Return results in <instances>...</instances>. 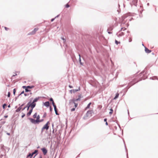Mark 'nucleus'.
Listing matches in <instances>:
<instances>
[{"label": "nucleus", "mask_w": 158, "mask_h": 158, "mask_svg": "<svg viewBox=\"0 0 158 158\" xmlns=\"http://www.w3.org/2000/svg\"><path fill=\"white\" fill-rule=\"evenodd\" d=\"M107 119L106 118H105L104 119V121L106 122H107Z\"/></svg>", "instance_id": "obj_53"}, {"label": "nucleus", "mask_w": 158, "mask_h": 158, "mask_svg": "<svg viewBox=\"0 0 158 158\" xmlns=\"http://www.w3.org/2000/svg\"><path fill=\"white\" fill-rule=\"evenodd\" d=\"M127 17L126 16V15H125L122 16V18L123 19V20H124V19H125Z\"/></svg>", "instance_id": "obj_36"}, {"label": "nucleus", "mask_w": 158, "mask_h": 158, "mask_svg": "<svg viewBox=\"0 0 158 158\" xmlns=\"http://www.w3.org/2000/svg\"><path fill=\"white\" fill-rule=\"evenodd\" d=\"M37 113H35L33 116V118H36V117L37 116Z\"/></svg>", "instance_id": "obj_30"}, {"label": "nucleus", "mask_w": 158, "mask_h": 158, "mask_svg": "<svg viewBox=\"0 0 158 158\" xmlns=\"http://www.w3.org/2000/svg\"><path fill=\"white\" fill-rule=\"evenodd\" d=\"M138 2V0H133L132 2L130 3L131 6L134 5L135 6H136L137 5V3Z\"/></svg>", "instance_id": "obj_10"}, {"label": "nucleus", "mask_w": 158, "mask_h": 158, "mask_svg": "<svg viewBox=\"0 0 158 158\" xmlns=\"http://www.w3.org/2000/svg\"><path fill=\"white\" fill-rule=\"evenodd\" d=\"M54 107V110H56L57 109V108H56V105H55L54 106H53Z\"/></svg>", "instance_id": "obj_45"}, {"label": "nucleus", "mask_w": 158, "mask_h": 158, "mask_svg": "<svg viewBox=\"0 0 158 158\" xmlns=\"http://www.w3.org/2000/svg\"><path fill=\"white\" fill-rule=\"evenodd\" d=\"M33 109H32V108H31V109L29 110V111L27 113V116H29L31 115Z\"/></svg>", "instance_id": "obj_18"}, {"label": "nucleus", "mask_w": 158, "mask_h": 158, "mask_svg": "<svg viewBox=\"0 0 158 158\" xmlns=\"http://www.w3.org/2000/svg\"><path fill=\"white\" fill-rule=\"evenodd\" d=\"M145 48V51L146 53H149L151 52L152 51L151 50H149L147 47L144 46Z\"/></svg>", "instance_id": "obj_15"}, {"label": "nucleus", "mask_w": 158, "mask_h": 158, "mask_svg": "<svg viewBox=\"0 0 158 158\" xmlns=\"http://www.w3.org/2000/svg\"><path fill=\"white\" fill-rule=\"evenodd\" d=\"M26 107L27 108V110H28L30 107L31 108L33 109L35 107L31 103V101H30L28 103Z\"/></svg>", "instance_id": "obj_2"}, {"label": "nucleus", "mask_w": 158, "mask_h": 158, "mask_svg": "<svg viewBox=\"0 0 158 158\" xmlns=\"http://www.w3.org/2000/svg\"><path fill=\"white\" fill-rule=\"evenodd\" d=\"M38 154V150H35L34 151L32 152V153H29L27 156V157L28 158L30 157V158H31L32 156H33L35 154V155L34 156V158H35V156Z\"/></svg>", "instance_id": "obj_1"}, {"label": "nucleus", "mask_w": 158, "mask_h": 158, "mask_svg": "<svg viewBox=\"0 0 158 158\" xmlns=\"http://www.w3.org/2000/svg\"><path fill=\"white\" fill-rule=\"evenodd\" d=\"M47 115V114L46 112H44V115H43V118H45Z\"/></svg>", "instance_id": "obj_35"}, {"label": "nucleus", "mask_w": 158, "mask_h": 158, "mask_svg": "<svg viewBox=\"0 0 158 158\" xmlns=\"http://www.w3.org/2000/svg\"><path fill=\"white\" fill-rule=\"evenodd\" d=\"M52 105H53V106L56 105L55 104V103H54V101L53 102H52Z\"/></svg>", "instance_id": "obj_48"}, {"label": "nucleus", "mask_w": 158, "mask_h": 158, "mask_svg": "<svg viewBox=\"0 0 158 158\" xmlns=\"http://www.w3.org/2000/svg\"><path fill=\"white\" fill-rule=\"evenodd\" d=\"M78 98H79L80 99H81V98H82V95L81 94L79 95L78 96Z\"/></svg>", "instance_id": "obj_40"}, {"label": "nucleus", "mask_w": 158, "mask_h": 158, "mask_svg": "<svg viewBox=\"0 0 158 158\" xmlns=\"http://www.w3.org/2000/svg\"><path fill=\"white\" fill-rule=\"evenodd\" d=\"M24 105V104H22L19 108H18L16 110L15 112H18L21 109H22V107Z\"/></svg>", "instance_id": "obj_14"}, {"label": "nucleus", "mask_w": 158, "mask_h": 158, "mask_svg": "<svg viewBox=\"0 0 158 158\" xmlns=\"http://www.w3.org/2000/svg\"><path fill=\"white\" fill-rule=\"evenodd\" d=\"M119 95V94L118 93H117L116 94L115 97L114 98V99H117L118 98Z\"/></svg>", "instance_id": "obj_23"}, {"label": "nucleus", "mask_w": 158, "mask_h": 158, "mask_svg": "<svg viewBox=\"0 0 158 158\" xmlns=\"http://www.w3.org/2000/svg\"><path fill=\"white\" fill-rule=\"evenodd\" d=\"M91 104V102H89L87 105V106L85 108V110H86L87 109H89L90 108V106Z\"/></svg>", "instance_id": "obj_22"}, {"label": "nucleus", "mask_w": 158, "mask_h": 158, "mask_svg": "<svg viewBox=\"0 0 158 158\" xmlns=\"http://www.w3.org/2000/svg\"><path fill=\"white\" fill-rule=\"evenodd\" d=\"M7 105L6 103L2 105V108L3 109H5V107Z\"/></svg>", "instance_id": "obj_31"}, {"label": "nucleus", "mask_w": 158, "mask_h": 158, "mask_svg": "<svg viewBox=\"0 0 158 158\" xmlns=\"http://www.w3.org/2000/svg\"><path fill=\"white\" fill-rule=\"evenodd\" d=\"M8 117V115H5V116H4V117H5V118H7V117Z\"/></svg>", "instance_id": "obj_62"}, {"label": "nucleus", "mask_w": 158, "mask_h": 158, "mask_svg": "<svg viewBox=\"0 0 158 158\" xmlns=\"http://www.w3.org/2000/svg\"><path fill=\"white\" fill-rule=\"evenodd\" d=\"M5 29L6 30H7L8 29V28L6 27H5Z\"/></svg>", "instance_id": "obj_58"}, {"label": "nucleus", "mask_w": 158, "mask_h": 158, "mask_svg": "<svg viewBox=\"0 0 158 158\" xmlns=\"http://www.w3.org/2000/svg\"><path fill=\"white\" fill-rule=\"evenodd\" d=\"M39 98L40 97H38L35 98L34 99L33 102H31V103L35 107L36 106V103H35V102H37L38 101Z\"/></svg>", "instance_id": "obj_8"}, {"label": "nucleus", "mask_w": 158, "mask_h": 158, "mask_svg": "<svg viewBox=\"0 0 158 158\" xmlns=\"http://www.w3.org/2000/svg\"><path fill=\"white\" fill-rule=\"evenodd\" d=\"M61 39L63 40H64H64H65V39L63 37H61Z\"/></svg>", "instance_id": "obj_61"}, {"label": "nucleus", "mask_w": 158, "mask_h": 158, "mask_svg": "<svg viewBox=\"0 0 158 158\" xmlns=\"http://www.w3.org/2000/svg\"><path fill=\"white\" fill-rule=\"evenodd\" d=\"M36 121L37 122L39 121V120H40V115H38L36 117Z\"/></svg>", "instance_id": "obj_25"}, {"label": "nucleus", "mask_w": 158, "mask_h": 158, "mask_svg": "<svg viewBox=\"0 0 158 158\" xmlns=\"http://www.w3.org/2000/svg\"><path fill=\"white\" fill-rule=\"evenodd\" d=\"M55 19V18H53V19H51V22H53L54 20V19Z\"/></svg>", "instance_id": "obj_51"}, {"label": "nucleus", "mask_w": 158, "mask_h": 158, "mask_svg": "<svg viewBox=\"0 0 158 158\" xmlns=\"http://www.w3.org/2000/svg\"><path fill=\"white\" fill-rule=\"evenodd\" d=\"M49 100L52 102H53L54 101L53 100L52 98H50Z\"/></svg>", "instance_id": "obj_41"}, {"label": "nucleus", "mask_w": 158, "mask_h": 158, "mask_svg": "<svg viewBox=\"0 0 158 158\" xmlns=\"http://www.w3.org/2000/svg\"><path fill=\"white\" fill-rule=\"evenodd\" d=\"M115 43L117 44L118 45V44H120V42L119 41H118L117 40H115Z\"/></svg>", "instance_id": "obj_29"}, {"label": "nucleus", "mask_w": 158, "mask_h": 158, "mask_svg": "<svg viewBox=\"0 0 158 158\" xmlns=\"http://www.w3.org/2000/svg\"><path fill=\"white\" fill-rule=\"evenodd\" d=\"M134 84H132L131 85V83H129L128 85H130V86L127 89H128L131 86L133 85Z\"/></svg>", "instance_id": "obj_38"}, {"label": "nucleus", "mask_w": 158, "mask_h": 158, "mask_svg": "<svg viewBox=\"0 0 158 158\" xmlns=\"http://www.w3.org/2000/svg\"><path fill=\"white\" fill-rule=\"evenodd\" d=\"M49 123V122L48 121L47 123L43 127V129H46V130H48V129L49 127L48 126V124Z\"/></svg>", "instance_id": "obj_7"}, {"label": "nucleus", "mask_w": 158, "mask_h": 158, "mask_svg": "<svg viewBox=\"0 0 158 158\" xmlns=\"http://www.w3.org/2000/svg\"><path fill=\"white\" fill-rule=\"evenodd\" d=\"M44 129H43V128H42L41 129V133L42 134L43 132V130Z\"/></svg>", "instance_id": "obj_55"}, {"label": "nucleus", "mask_w": 158, "mask_h": 158, "mask_svg": "<svg viewBox=\"0 0 158 158\" xmlns=\"http://www.w3.org/2000/svg\"><path fill=\"white\" fill-rule=\"evenodd\" d=\"M125 24V23L122 22L121 24V27H123V31H124L126 29V27H127L129 26V24L128 23H127L125 25V26H124V25Z\"/></svg>", "instance_id": "obj_5"}, {"label": "nucleus", "mask_w": 158, "mask_h": 158, "mask_svg": "<svg viewBox=\"0 0 158 158\" xmlns=\"http://www.w3.org/2000/svg\"><path fill=\"white\" fill-rule=\"evenodd\" d=\"M16 89L15 88L14 89H13V94L14 95H15V93H16Z\"/></svg>", "instance_id": "obj_33"}, {"label": "nucleus", "mask_w": 158, "mask_h": 158, "mask_svg": "<svg viewBox=\"0 0 158 158\" xmlns=\"http://www.w3.org/2000/svg\"><path fill=\"white\" fill-rule=\"evenodd\" d=\"M123 27H121L120 30L118 31V32H117L116 35L118 37H120L123 36L124 35V33L123 32H121L120 33V32L122 31L123 30Z\"/></svg>", "instance_id": "obj_3"}, {"label": "nucleus", "mask_w": 158, "mask_h": 158, "mask_svg": "<svg viewBox=\"0 0 158 158\" xmlns=\"http://www.w3.org/2000/svg\"><path fill=\"white\" fill-rule=\"evenodd\" d=\"M150 79H152V80H155V79H157V77H156V76L153 77H151L150 78Z\"/></svg>", "instance_id": "obj_26"}, {"label": "nucleus", "mask_w": 158, "mask_h": 158, "mask_svg": "<svg viewBox=\"0 0 158 158\" xmlns=\"http://www.w3.org/2000/svg\"><path fill=\"white\" fill-rule=\"evenodd\" d=\"M107 31L108 32V33L109 34H111L112 33V32H111L110 31Z\"/></svg>", "instance_id": "obj_49"}, {"label": "nucleus", "mask_w": 158, "mask_h": 158, "mask_svg": "<svg viewBox=\"0 0 158 158\" xmlns=\"http://www.w3.org/2000/svg\"><path fill=\"white\" fill-rule=\"evenodd\" d=\"M75 102L74 103H73L74 104L75 108H76L77 107V106H78V103H77V102Z\"/></svg>", "instance_id": "obj_28"}, {"label": "nucleus", "mask_w": 158, "mask_h": 158, "mask_svg": "<svg viewBox=\"0 0 158 158\" xmlns=\"http://www.w3.org/2000/svg\"><path fill=\"white\" fill-rule=\"evenodd\" d=\"M113 26H110V27H109L108 28L107 30V31H112L113 30Z\"/></svg>", "instance_id": "obj_21"}, {"label": "nucleus", "mask_w": 158, "mask_h": 158, "mask_svg": "<svg viewBox=\"0 0 158 158\" xmlns=\"http://www.w3.org/2000/svg\"><path fill=\"white\" fill-rule=\"evenodd\" d=\"M144 71H143L141 73H140V74H141V75H140V76H141L142 75H143V76L144 75ZM147 77H142V79H141V80L142 79H145L147 78Z\"/></svg>", "instance_id": "obj_20"}, {"label": "nucleus", "mask_w": 158, "mask_h": 158, "mask_svg": "<svg viewBox=\"0 0 158 158\" xmlns=\"http://www.w3.org/2000/svg\"><path fill=\"white\" fill-rule=\"evenodd\" d=\"M52 107L51 106H50V111H52Z\"/></svg>", "instance_id": "obj_44"}, {"label": "nucleus", "mask_w": 158, "mask_h": 158, "mask_svg": "<svg viewBox=\"0 0 158 158\" xmlns=\"http://www.w3.org/2000/svg\"><path fill=\"white\" fill-rule=\"evenodd\" d=\"M23 115L21 116L22 118H23L25 116V114H24L23 113Z\"/></svg>", "instance_id": "obj_46"}, {"label": "nucleus", "mask_w": 158, "mask_h": 158, "mask_svg": "<svg viewBox=\"0 0 158 158\" xmlns=\"http://www.w3.org/2000/svg\"><path fill=\"white\" fill-rule=\"evenodd\" d=\"M17 75V74L16 73V74H15V75H13L12 76V77H15V76H16Z\"/></svg>", "instance_id": "obj_59"}, {"label": "nucleus", "mask_w": 158, "mask_h": 158, "mask_svg": "<svg viewBox=\"0 0 158 158\" xmlns=\"http://www.w3.org/2000/svg\"><path fill=\"white\" fill-rule=\"evenodd\" d=\"M80 64L81 65H83V63H82L81 62H80Z\"/></svg>", "instance_id": "obj_60"}, {"label": "nucleus", "mask_w": 158, "mask_h": 158, "mask_svg": "<svg viewBox=\"0 0 158 158\" xmlns=\"http://www.w3.org/2000/svg\"><path fill=\"white\" fill-rule=\"evenodd\" d=\"M69 87L70 88H73V86L71 85H69Z\"/></svg>", "instance_id": "obj_47"}, {"label": "nucleus", "mask_w": 158, "mask_h": 158, "mask_svg": "<svg viewBox=\"0 0 158 158\" xmlns=\"http://www.w3.org/2000/svg\"><path fill=\"white\" fill-rule=\"evenodd\" d=\"M24 87H27V86H23L22 87V88L23 89H25V92H30L31 91V90L29 89H28V88H27V87L25 88Z\"/></svg>", "instance_id": "obj_16"}, {"label": "nucleus", "mask_w": 158, "mask_h": 158, "mask_svg": "<svg viewBox=\"0 0 158 158\" xmlns=\"http://www.w3.org/2000/svg\"><path fill=\"white\" fill-rule=\"evenodd\" d=\"M7 134L8 135H10V134L9 133H7Z\"/></svg>", "instance_id": "obj_64"}, {"label": "nucleus", "mask_w": 158, "mask_h": 158, "mask_svg": "<svg viewBox=\"0 0 158 158\" xmlns=\"http://www.w3.org/2000/svg\"><path fill=\"white\" fill-rule=\"evenodd\" d=\"M43 121H44V119H40V120H39V121H38V122H37V123H39L40 122H43Z\"/></svg>", "instance_id": "obj_37"}, {"label": "nucleus", "mask_w": 158, "mask_h": 158, "mask_svg": "<svg viewBox=\"0 0 158 158\" xmlns=\"http://www.w3.org/2000/svg\"><path fill=\"white\" fill-rule=\"evenodd\" d=\"M44 105L46 107H48L49 106V102L48 101H47L44 103Z\"/></svg>", "instance_id": "obj_19"}, {"label": "nucleus", "mask_w": 158, "mask_h": 158, "mask_svg": "<svg viewBox=\"0 0 158 158\" xmlns=\"http://www.w3.org/2000/svg\"><path fill=\"white\" fill-rule=\"evenodd\" d=\"M24 91H22L20 93V94H24Z\"/></svg>", "instance_id": "obj_52"}, {"label": "nucleus", "mask_w": 158, "mask_h": 158, "mask_svg": "<svg viewBox=\"0 0 158 158\" xmlns=\"http://www.w3.org/2000/svg\"><path fill=\"white\" fill-rule=\"evenodd\" d=\"M110 111L109 112V114H111L113 113V109L111 108L110 109Z\"/></svg>", "instance_id": "obj_27"}, {"label": "nucleus", "mask_w": 158, "mask_h": 158, "mask_svg": "<svg viewBox=\"0 0 158 158\" xmlns=\"http://www.w3.org/2000/svg\"><path fill=\"white\" fill-rule=\"evenodd\" d=\"M75 108H72L71 110V111H75Z\"/></svg>", "instance_id": "obj_42"}, {"label": "nucleus", "mask_w": 158, "mask_h": 158, "mask_svg": "<svg viewBox=\"0 0 158 158\" xmlns=\"http://www.w3.org/2000/svg\"><path fill=\"white\" fill-rule=\"evenodd\" d=\"M125 24V23L122 22L121 24V27H123V31H124L126 29V27H127L129 26V24L128 23H127L125 25V26H124V25Z\"/></svg>", "instance_id": "obj_4"}, {"label": "nucleus", "mask_w": 158, "mask_h": 158, "mask_svg": "<svg viewBox=\"0 0 158 158\" xmlns=\"http://www.w3.org/2000/svg\"><path fill=\"white\" fill-rule=\"evenodd\" d=\"M81 100V99L79 98H77V99H75V98H73V99H71L70 101H69V103H74V102H77V101H80Z\"/></svg>", "instance_id": "obj_6"}, {"label": "nucleus", "mask_w": 158, "mask_h": 158, "mask_svg": "<svg viewBox=\"0 0 158 158\" xmlns=\"http://www.w3.org/2000/svg\"><path fill=\"white\" fill-rule=\"evenodd\" d=\"M10 92H8L7 94V97H9L10 96Z\"/></svg>", "instance_id": "obj_39"}, {"label": "nucleus", "mask_w": 158, "mask_h": 158, "mask_svg": "<svg viewBox=\"0 0 158 158\" xmlns=\"http://www.w3.org/2000/svg\"><path fill=\"white\" fill-rule=\"evenodd\" d=\"M78 55L79 56V61L80 63V62H81V55L80 54H78Z\"/></svg>", "instance_id": "obj_32"}, {"label": "nucleus", "mask_w": 158, "mask_h": 158, "mask_svg": "<svg viewBox=\"0 0 158 158\" xmlns=\"http://www.w3.org/2000/svg\"><path fill=\"white\" fill-rule=\"evenodd\" d=\"M19 96H18L17 97H16L15 98V101H16V100L17 99V98H18Z\"/></svg>", "instance_id": "obj_54"}, {"label": "nucleus", "mask_w": 158, "mask_h": 158, "mask_svg": "<svg viewBox=\"0 0 158 158\" xmlns=\"http://www.w3.org/2000/svg\"><path fill=\"white\" fill-rule=\"evenodd\" d=\"M55 110V113H56V114L57 115H59V114L57 112V109L56 110Z\"/></svg>", "instance_id": "obj_34"}, {"label": "nucleus", "mask_w": 158, "mask_h": 158, "mask_svg": "<svg viewBox=\"0 0 158 158\" xmlns=\"http://www.w3.org/2000/svg\"><path fill=\"white\" fill-rule=\"evenodd\" d=\"M70 6L68 4H66V6H65V7H66V8H68Z\"/></svg>", "instance_id": "obj_43"}, {"label": "nucleus", "mask_w": 158, "mask_h": 158, "mask_svg": "<svg viewBox=\"0 0 158 158\" xmlns=\"http://www.w3.org/2000/svg\"><path fill=\"white\" fill-rule=\"evenodd\" d=\"M105 124L106 125H108V123L107 122H106V123H105Z\"/></svg>", "instance_id": "obj_63"}, {"label": "nucleus", "mask_w": 158, "mask_h": 158, "mask_svg": "<svg viewBox=\"0 0 158 158\" xmlns=\"http://www.w3.org/2000/svg\"><path fill=\"white\" fill-rule=\"evenodd\" d=\"M29 95V94H24V95L25 96H28Z\"/></svg>", "instance_id": "obj_50"}, {"label": "nucleus", "mask_w": 158, "mask_h": 158, "mask_svg": "<svg viewBox=\"0 0 158 158\" xmlns=\"http://www.w3.org/2000/svg\"><path fill=\"white\" fill-rule=\"evenodd\" d=\"M44 155H45L47 153L48 151L45 148H43L41 149Z\"/></svg>", "instance_id": "obj_11"}, {"label": "nucleus", "mask_w": 158, "mask_h": 158, "mask_svg": "<svg viewBox=\"0 0 158 158\" xmlns=\"http://www.w3.org/2000/svg\"><path fill=\"white\" fill-rule=\"evenodd\" d=\"M92 111L90 110H89L88 111L86 114V115L87 117L89 116L90 115L92 114Z\"/></svg>", "instance_id": "obj_17"}, {"label": "nucleus", "mask_w": 158, "mask_h": 158, "mask_svg": "<svg viewBox=\"0 0 158 158\" xmlns=\"http://www.w3.org/2000/svg\"><path fill=\"white\" fill-rule=\"evenodd\" d=\"M80 87H79L78 88V89H72L70 90V92L71 93H72V92L73 93H75L80 91Z\"/></svg>", "instance_id": "obj_12"}, {"label": "nucleus", "mask_w": 158, "mask_h": 158, "mask_svg": "<svg viewBox=\"0 0 158 158\" xmlns=\"http://www.w3.org/2000/svg\"><path fill=\"white\" fill-rule=\"evenodd\" d=\"M132 41V39H129V42H131Z\"/></svg>", "instance_id": "obj_57"}, {"label": "nucleus", "mask_w": 158, "mask_h": 158, "mask_svg": "<svg viewBox=\"0 0 158 158\" xmlns=\"http://www.w3.org/2000/svg\"><path fill=\"white\" fill-rule=\"evenodd\" d=\"M29 119L31 122V123L34 124L37 123V122L36 121V120L34 119L33 118H29Z\"/></svg>", "instance_id": "obj_13"}, {"label": "nucleus", "mask_w": 158, "mask_h": 158, "mask_svg": "<svg viewBox=\"0 0 158 158\" xmlns=\"http://www.w3.org/2000/svg\"><path fill=\"white\" fill-rule=\"evenodd\" d=\"M25 87V88L27 87V88H28V89H32V88H33L34 87V86L33 85H31V86L28 85V86H27V87Z\"/></svg>", "instance_id": "obj_24"}, {"label": "nucleus", "mask_w": 158, "mask_h": 158, "mask_svg": "<svg viewBox=\"0 0 158 158\" xmlns=\"http://www.w3.org/2000/svg\"><path fill=\"white\" fill-rule=\"evenodd\" d=\"M26 108V106L24 107V108H23L22 109V110H24Z\"/></svg>", "instance_id": "obj_56"}, {"label": "nucleus", "mask_w": 158, "mask_h": 158, "mask_svg": "<svg viewBox=\"0 0 158 158\" xmlns=\"http://www.w3.org/2000/svg\"><path fill=\"white\" fill-rule=\"evenodd\" d=\"M38 30V28H35L29 34V35H33L35 34V32Z\"/></svg>", "instance_id": "obj_9"}]
</instances>
